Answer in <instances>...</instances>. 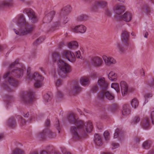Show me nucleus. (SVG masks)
<instances>
[{
  "instance_id": "4d7b16f0",
  "label": "nucleus",
  "mask_w": 154,
  "mask_h": 154,
  "mask_svg": "<svg viewBox=\"0 0 154 154\" xmlns=\"http://www.w3.org/2000/svg\"><path fill=\"white\" fill-rule=\"evenodd\" d=\"M75 55L77 58L79 59L82 58V57L81 55L80 52V51H78L76 52Z\"/></svg>"
},
{
  "instance_id": "a878e982",
  "label": "nucleus",
  "mask_w": 154,
  "mask_h": 154,
  "mask_svg": "<svg viewBox=\"0 0 154 154\" xmlns=\"http://www.w3.org/2000/svg\"><path fill=\"white\" fill-rule=\"evenodd\" d=\"M123 42H119L116 43V48L121 54H123L125 51V49L124 47V44Z\"/></svg>"
},
{
  "instance_id": "1a4fd4ad",
  "label": "nucleus",
  "mask_w": 154,
  "mask_h": 154,
  "mask_svg": "<svg viewBox=\"0 0 154 154\" xmlns=\"http://www.w3.org/2000/svg\"><path fill=\"white\" fill-rule=\"evenodd\" d=\"M62 55L63 57H65L69 61L72 63H74L75 61L76 58L74 54L70 51H64Z\"/></svg>"
},
{
  "instance_id": "e2e57ef3",
  "label": "nucleus",
  "mask_w": 154,
  "mask_h": 154,
  "mask_svg": "<svg viewBox=\"0 0 154 154\" xmlns=\"http://www.w3.org/2000/svg\"><path fill=\"white\" fill-rule=\"evenodd\" d=\"M106 14L109 17H110L111 16V13L108 10H107L106 11Z\"/></svg>"
},
{
  "instance_id": "774afa93",
  "label": "nucleus",
  "mask_w": 154,
  "mask_h": 154,
  "mask_svg": "<svg viewBox=\"0 0 154 154\" xmlns=\"http://www.w3.org/2000/svg\"><path fill=\"white\" fill-rule=\"evenodd\" d=\"M4 135L3 134H0V140L3 139L4 137Z\"/></svg>"
},
{
  "instance_id": "ea45409f",
  "label": "nucleus",
  "mask_w": 154,
  "mask_h": 154,
  "mask_svg": "<svg viewBox=\"0 0 154 154\" xmlns=\"http://www.w3.org/2000/svg\"><path fill=\"white\" fill-rule=\"evenodd\" d=\"M140 121V118L139 116H136L134 117L132 120L131 123L132 124H135Z\"/></svg>"
},
{
  "instance_id": "3c124183",
  "label": "nucleus",
  "mask_w": 154,
  "mask_h": 154,
  "mask_svg": "<svg viewBox=\"0 0 154 154\" xmlns=\"http://www.w3.org/2000/svg\"><path fill=\"white\" fill-rule=\"evenodd\" d=\"M120 130L119 128H117L115 130V133L114 134V138H117L119 135V134L120 133Z\"/></svg>"
},
{
  "instance_id": "f03ea898",
  "label": "nucleus",
  "mask_w": 154,
  "mask_h": 154,
  "mask_svg": "<svg viewBox=\"0 0 154 154\" xmlns=\"http://www.w3.org/2000/svg\"><path fill=\"white\" fill-rule=\"evenodd\" d=\"M15 67H17L16 69L13 70L11 72H8L4 76V82L2 84V86L6 90H10V85L14 87L18 86V81L13 78V76L19 78L23 75L25 66L19 63L18 60H16L9 66L10 68Z\"/></svg>"
},
{
  "instance_id": "bb28decb",
  "label": "nucleus",
  "mask_w": 154,
  "mask_h": 154,
  "mask_svg": "<svg viewBox=\"0 0 154 154\" xmlns=\"http://www.w3.org/2000/svg\"><path fill=\"white\" fill-rule=\"evenodd\" d=\"M12 5L13 0H4L3 2H0V8L11 6Z\"/></svg>"
},
{
  "instance_id": "393cba45",
  "label": "nucleus",
  "mask_w": 154,
  "mask_h": 154,
  "mask_svg": "<svg viewBox=\"0 0 154 154\" xmlns=\"http://www.w3.org/2000/svg\"><path fill=\"white\" fill-rule=\"evenodd\" d=\"M94 140L95 143L97 146H100L102 144L101 138L98 134H95Z\"/></svg>"
},
{
  "instance_id": "7ed1b4c3",
  "label": "nucleus",
  "mask_w": 154,
  "mask_h": 154,
  "mask_svg": "<svg viewBox=\"0 0 154 154\" xmlns=\"http://www.w3.org/2000/svg\"><path fill=\"white\" fill-rule=\"evenodd\" d=\"M17 23L19 26H21V27L18 30L14 29V30L16 34L20 36L31 33L35 28L34 25L30 24L26 22L25 18L23 14L20 15Z\"/></svg>"
},
{
  "instance_id": "338daca9",
  "label": "nucleus",
  "mask_w": 154,
  "mask_h": 154,
  "mask_svg": "<svg viewBox=\"0 0 154 154\" xmlns=\"http://www.w3.org/2000/svg\"><path fill=\"white\" fill-rule=\"evenodd\" d=\"M135 141L136 143H139L140 141V139L137 137L135 139Z\"/></svg>"
},
{
  "instance_id": "0e129e2a",
  "label": "nucleus",
  "mask_w": 154,
  "mask_h": 154,
  "mask_svg": "<svg viewBox=\"0 0 154 154\" xmlns=\"http://www.w3.org/2000/svg\"><path fill=\"white\" fill-rule=\"evenodd\" d=\"M65 18V19L63 20V23L64 24L66 23H67L68 21V18L66 16L65 17H64V18Z\"/></svg>"
},
{
  "instance_id": "a19ab883",
  "label": "nucleus",
  "mask_w": 154,
  "mask_h": 154,
  "mask_svg": "<svg viewBox=\"0 0 154 154\" xmlns=\"http://www.w3.org/2000/svg\"><path fill=\"white\" fill-rule=\"evenodd\" d=\"M111 87L112 88H113L117 92H119L120 91L119 86L118 83H112Z\"/></svg>"
},
{
  "instance_id": "680f3d73",
  "label": "nucleus",
  "mask_w": 154,
  "mask_h": 154,
  "mask_svg": "<svg viewBox=\"0 0 154 154\" xmlns=\"http://www.w3.org/2000/svg\"><path fill=\"white\" fill-rule=\"evenodd\" d=\"M60 26V23L59 22H55L53 25V27L56 28Z\"/></svg>"
},
{
  "instance_id": "4c0bfd02",
  "label": "nucleus",
  "mask_w": 154,
  "mask_h": 154,
  "mask_svg": "<svg viewBox=\"0 0 154 154\" xmlns=\"http://www.w3.org/2000/svg\"><path fill=\"white\" fill-rule=\"evenodd\" d=\"M14 97L12 96L6 95L4 97L5 100L7 101V103L12 101L14 100Z\"/></svg>"
},
{
  "instance_id": "4468645a",
  "label": "nucleus",
  "mask_w": 154,
  "mask_h": 154,
  "mask_svg": "<svg viewBox=\"0 0 154 154\" xmlns=\"http://www.w3.org/2000/svg\"><path fill=\"white\" fill-rule=\"evenodd\" d=\"M86 30V27L84 25L81 24L75 26L72 29V31L75 33H83Z\"/></svg>"
},
{
  "instance_id": "2f4dec72",
  "label": "nucleus",
  "mask_w": 154,
  "mask_h": 154,
  "mask_svg": "<svg viewBox=\"0 0 154 154\" xmlns=\"http://www.w3.org/2000/svg\"><path fill=\"white\" fill-rule=\"evenodd\" d=\"M106 90H102L99 92L97 94V97L100 100H103L105 97V92Z\"/></svg>"
},
{
  "instance_id": "13d9d810",
  "label": "nucleus",
  "mask_w": 154,
  "mask_h": 154,
  "mask_svg": "<svg viewBox=\"0 0 154 154\" xmlns=\"http://www.w3.org/2000/svg\"><path fill=\"white\" fill-rule=\"evenodd\" d=\"M50 121L49 119H47L45 122V126L46 127H48L50 126Z\"/></svg>"
},
{
  "instance_id": "cd10ccee",
  "label": "nucleus",
  "mask_w": 154,
  "mask_h": 154,
  "mask_svg": "<svg viewBox=\"0 0 154 154\" xmlns=\"http://www.w3.org/2000/svg\"><path fill=\"white\" fill-rule=\"evenodd\" d=\"M122 112V115L124 116L128 115L130 114V110L129 105L126 104L123 106Z\"/></svg>"
},
{
  "instance_id": "473e14b6",
  "label": "nucleus",
  "mask_w": 154,
  "mask_h": 154,
  "mask_svg": "<svg viewBox=\"0 0 154 154\" xmlns=\"http://www.w3.org/2000/svg\"><path fill=\"white\" fill-rule=\"evenodd\" d=\"M60 56L59 54L57 52H54L52 55V59L54 62H55L57 61V63L60 60Z\"/></svg>"
},
{
  "instance_id": "c756f323",
  "label": "nucleus",
  "mask_w": 154,
  "mask_h": 154,
  "mask_svg": "<svg viewBox=\"0 0 154 154\" xmlns=\"http://www.w3.org/2000/svg\"><path fill=\"white\" fill-rule=\"evenodd\" d=\"M108 77L109 79L112 81H115L117 79V74L113 71H111L109 72Z\"/></svg>"
},
{
  "instance_id": "aec40b11",
  "label": "nucleus",
  "mask_w": 154,
  "mask_h": 154,
  "mask_svg": "<svg viewBox=\"0 0 154 154\" xmlns=\"http://www.w3.org/2000/svg\"><path fill=\"white\" fill-rule=\"evenodd\" d=\"M7 125L12 129H14L17 126V124L16 120L14 118L9 119L7 122Z\"/></svg>"
},
{
  "instance_id": "79ce46f5",
  "label": "nucleus",
  "mask_w": 154,
  "mask_h": 154,
  "mask_svg": "<svg viewBox=\"0 0 154 154\" xmlns=\"http://www.w3.org/2000/svg\"><path fill=\"white\" fill-rule=\"evenodd\" d=\"M17 118L19 119V121L20 123V125L21 126L25 125L26 124L25 120L21 116H18L17 117Z\"/></svg>"
},
{
  "instance_id": "72a5a7b5",
  "label": "nucleus",
  "mask_w": 154,
  "mask_h": 154,
  "mask_svg": "<svg viewBox=\"0 0 154 154\" xmlns=\"http://www.w3.org/2000/svg\"><path fill=\"white\" fill-rule=\"evenodd\" d=\"M105 97L110 100H113L114 98V95L110 93L108 91H107L106 90L105 92Z\"/></svg>"
},
{
  "instance_id": "2eb2a0df",
  "label": "nucleus",
  "mask_w": 154,
  "mask_h": 154,
  "mask_svg": "<svg viewBox=\"0 0 154 154\" xmlns=\"http://www.w3.org/2000/svg\"><path fill=\"white\" fill-rule=\"evenodd\" d=\"M98 84L102 90H107L108 87V83L106 82L104 78H100L98 81Z\"/></svg>"
},
{
  "instance_id": "052dcab7",
  "label": "nucleus",
  "mask_w": 154,
  "mask_h": 154,
  "mask_svg": "<svg viewBox=\"0 0 154 154\" xmlns=\"http://www.w3.org/2000/svg\"><path fill=\"white\" fill-rule=\"evenodd\" d=\"M30 69L29 68L27 71V74L28 77L29 79H30V76H32V75L30 74Z\"/></svg>"
},
{
  "instance_id": "c9c22d12",
  "label": "nucleus",
  "mask_w": 154,
  "mask_h": 154,
  "mask_svg": "<svg viewBox=\"0 0 154 154\" xmlns=\"http://www.w3.org/2000/svg\"><path fill=\"white\" fill-rule=\"evenodd\" d=\"M88 19V17L85 14H81L78 17V20L79 21H85Z\"/></svg>"
},
{
  "instance_id": "a18cd8bd",
  "label": "nucleus",
  "mask_w": 154,
  "mask_h": 154,
  "mask_svg": "<svg viewBox=\"0 0 154 154\" xmlns=\"http://www.w3.org/2000/svg\"><path fill=\"white\" fill-rule=\"evenodd\" d=\"M152 94L150 93H147L145 94L144 95V97L145 99V103H146L148 102L146 100L149 98L152 97Z\"/></svg>"
},
{
  "instance_id": "bf43d9fd",
  "label": "nucleus",
  "mask_w": 154,
  "mask_h": 154,
  "mask_svg": "<svg viewBox=\"0 0 154 154\" xmlns=\"http://www.w3.org/2000/svg\"><path fill=\"white\" fill-rule=\"evenodd\" d=\"M62 82L61 80L60 79H58L57 82H55V84L56 86H58L60 85H61Z\"/></svg>"
},
{
  "instance_id": "de8ad7c7",
  "label": "nucleus",
  "mask_w": 154,
  "mask_h": 154,
  "mask_svg": "<svg viewBox=\"0 0 154 154\" xmlns=\"http://www.w3.org/2000/svg\"><path fill=\"white\" fill-rule=\"evenodd\" d=\"M99 90V87L97 85L93 86L91 88V90L93 93H96Z\"/></svg>"
},
{
  "instance_id": "49530a36",
  "label": "nucleus",
  "mask_w": 154,
  "mask_h": 154,
  "mask_svg": "<svg viewBox=\"0 0 154 154\" xmlns=\"http://www.w3.org/2000/svg\"><path fill=\"white\" fill-rule=\"evenodd\" d=\"M104 137L106 140H108L109 139V134L107 131H105L103 134Z\"/></svg>"
},
{
  "instance_id": "b1692460",
  "label": "nucleus",
  "mask_w": 154,
  "mask_h": 154,
  "mask_svg": "<svg viewBox=\"0 0 154 154\" xmlns=\"http://www.w3.org/2000/svg\"><path fill=\"white\" fill-rule=\"evenodd\" d=\"M151 8L146 3H144L141 6L142 12H144L147 14H150L151 12Z\"/></svg>"
},
{
  "instance_id": "9b49d317",
  "label": "nucleus",
  "mask_w": 154,
  "mask_h": 154,
  "mask_svg": "<svg viewBox=\"0 0 154 154\" xmlns=\"http://www.w3.org/2000/svg\"><path fill=\"white\" fill-rule=\"evenodd\" d=\"M91 63L94 66L99 67L102 65L103 61L101 58L97 56L93 57L91 59Z\"/></svg>"
},
{
  "instance_id": "c03bdc74",
  "label": "nucleus",
  "mask_w": 154,
  "mask_h": 154,
  "mask_svg": "<svg viewBox=\"0 0 154 154\" xmlns=\"http://www.w3.org/2000/svg\"><path fill=\"white\" fill-rule=\"evenodd\" d=\"M52 98V96L50 94H47L44 96V98L46 102H47L50 100Z\"/></svg>"
},
{
  "instance_id": "dca6fc26",
  "label": "nucleus",
  "mask_w": 154,
  "mask_h": 154,
  "mask_svg": "<svg viewBox=\"0 0 154 154\" xmlns=\"http://www.w3.org/2000/svg\"><path fill=\"white\" fill-rule=\"evenodd\" d=\"M107 5V2L105 1H97L94 3L93 9L95 11L98 8H106Z\"/></svg>"
},
{
  "instance_id": "f704fd0d",
  "label": "nucleus",
  "mask_w": 154,
  "mask_h": 154,
  "mask_svg": "<svg viewBox=\"0 0 154 154\" xmlns=\"http://www.w3.org/2000/svg\"><path fill=\"white\" fill-rule=\"evenodd\" d=\"M13 154H24L23 150L19 148H16L13 151Z\"/></svg>"
},
{
  "instance_id": "412c9836",
  "label": "nucleus",
  "mask_w": 154,
  "mask_h": 154,
  "mask_svg": "<svg viewBox=\"0 0 154 154\" xmlns=\"http://www.w3.org/2000/svg\"><path fill=\"white\" fill-rule=\"evenodd\" d=\"M72 8L69 5H67L64 7L61 10L60 13L61 16L67 15L69 14L71 11Z\"/></svg>"
},
{
  "instance_id": "423d86ee",
  "label": "nucleus",
  "mask_w": 154,
  "mask_h": 154,
  "mask_svg": "<svg viewBox=\"0 0 154 154\" xmlns=\"http://www.w3.org/2000/svg\"><path fill=\"white\" fill-rule=\"evenodd\" d=\"M56 136V134L49 128L43 130L38 135L39 137L42 139H45L47 137L50 138H54Z\"/></svg>"
},
{
  "instance_id": "9d476101",
  "label": "nucleus",
  "mask_w": 154,
  "mask_h": 154,
  "mask_svg": "<svg viewBox=\"0 0 154 154\" xmlns=\"http://www.w3.org/2000/svg\"><path fill=\"white\" fill-rule=\"evenodd\" d=\"M45 16L43 19L44 23H50L52 20L55 14V12L53 11L49 12L45 11Z\"/></svg>"
},
{
  "instance_id": "09e8293b",
  "label": "nucleus",
  "mask_w": 154,
  "mask_h": 154,
  "mask_svg": "<svg viewBox=\"0 0 154 154\" xmlns=\"http://www.w3.org/2000/svg\"><path fill=\"white\" fill-rule=\"evenodd\" d=\"M119 108L118 105L116 104H113L111 107V109L112 112L116 111Z\"/></svg>"
},
{
  "instance_id": "8fccbe9b",
  "label": "nucleus",
  "mask_w": 154,
  "mask_h": 154,
  "mask_svg": "<svg viewBox=\"0 0 154 154\" xmlns=\"http://www.w3.org/2000/svg\"><path fill=\"white\" fill-rule=\"evenodd\" d=\"M63 94L62 92L60 91H58L57 94V97L58 98H61L63 97Z\"/></svg>"
},
{
  "instance_id": "20e7f679",
  "label": "nucleus",
  "mask_w": 154,
  "mask_h": 154,
  "mask_svg": "<svg viewBox=\"0 0 154 154\" xmlns=\"http://www.w3.org/2000/svg\"><path fill=\"white\" fill-rule=\"evenodd\" d=\"M59 69L58 73L59 75L63 78H66L68 74L72 71L71 66L63 60H60L58 62Z\"/></svg>"
},
{
  "instance_id": "f3484780",
  "label": "nucleus",
  "mask_w": 154,
  "mask_h": 154,
  "mask_svg": "<svg viewBox=\"0 0 154 154\" xmlns=\"http://www.w3.org/2000/svg\"><path fill=\"white\" fill-rule=\"evenodd\" d=\"M121 91L122 95L125 96L126 95L128 92V86L127 83L124 81H122L120 83Z\"/></svg>"
},
{
  "instance_id": "ddd939ff",
  "label": "nucleus",
  "mask_w": 154,
  "mask_h": 154,
  "mask_svg": "<svg viewBox=\"0 0 154 154\" xmlns=\"http://www.w3.org/2000/svg\"><path fill=\"white\" fill-rule=\"evenodd\" d=\"M116 18L120 20H122L125 21L129 22L131 21V20L132 15L131 13L127 11L122 16H120L118 17H116Z\"/></svg>"
},
{
  "instance_id": "7c9ffc66",
  "label": "nucleus",
  "mask_w": 154,
  "mask_h": 154,
  "mask_svg": "<svg viewBox=\"0 0 154 154\" xmlns=\"http://www.w3.org/2000/svg\"><path fill=\"white\" fill-rule=\"evenodd\" d=\"M78 44L75 41H72L69 42L68 45V47L70 49H74L77 48Z\"/></svg>"
},
{
  "instance_id": "4be33fe9",
  "label": "nucleus",
  "mask_w": 154,
  "mask_h": 154,
  "mask_svg": "<svg viewBox=\"0 0 154 154\" xmlns=\"http://www.w3.org/2000/svg\"><path fill=\"white\" fill-rule=\"evenodd\" d=\"M125 10V7L122 5H117L114 10L115 14L118 15H120L123 13Z\"/></svg>"
},
{
  "instance_id": "0eeeda50",
  "label": "nucleus",
  "mask_w": 154,
  "mask_h": 154,
  "mask_svg": "<svg viewBox=\"0 0 154 154\" xmlns=\"http://www.w3.org/2000/svg\"><path fill=\"white\" fill-rule=\"evenodd\" d=\"M23 13L27 14L29 18V19L32 23H35L38 21L37 18L34 11L30 8H25Z\"/></svg>"
},
{
  "instance_id": "603ef678",
  "label": "nucleus",
  "mask_w": 154,
  "mask_h": 154,
  "mask_svg": "<svg viewBox=\"0 0 154 154\" xmlns=\"http://www.w3.org/2000/svg\"><path fill=\"white\" fill-rule=\"evenodd\" d=\"M147 84L150 87H152L154 85V80L153 79L148 81Z\"/></svg>"
},
{
  "instance_id": "5fc2aeb1",
  "label": "nucleus",
  "mask_w": 154,
  "mask_h": 154,
  "mask_svg": "<svg viewBox=\"0 0 154 154\" xmlns=\"http://www.w3.org/2000/svg\"><path fill=\"white\" fill-rule=\"evenodd\" d=\"M112 149H114L118 147L119 146V144L117 143H112Z\"/></svg>"
},
{
  "instance_id": "a211bd4d",
  "label": "nucleus",
  "mask_w": 154,
  "mask_h": 154,
  "mask_svg": "<svg viewBox=\"0 0 154 154\" xmlns=\"http://www.w3.org/2000/svg\"><path fill=\"white\" fill-rule=\"evenodd\" d=\"M81 90L78 82H76L70 91V93L74 95L79 93Z\"/></svg>"
},
{
  "instance_id": "5701e85b",
  "label": "nucleus",
  "mask_w": 154,
  "mask_h": 154,
  "mask_svg": "<svg viewBox=\"0 0 154 154\" xmlns=\"http://www.w3.org/2000/svg\"><path fill=\"white\" fill-rule=\"evenodd\" d=\"M150 120L149 118L146 117L141 122L142 127L144 129H148L149 127Z\"/></svg>"
},
{
  "instance_id": "39448f33",
  "label": "nucleus",
  "mask_w": 154,
  "mask_h": 154,
  "mask_svg": "<svg viewBox=\"0 0 154 154\" xmlns=\"http://www.w3.org/2000/svg\"><path fill=\"white\" fill-rule=\"evenodd\" d=\"M34 93L32 90L23 93L21 96V100L26 104H30L34 100Z\"/></svg>"
},
{
  "instance_id": "58836bf2",
  "label": "nucleus",
  "mask_w": 154,
  "mask_h": 154,
  "mask_svg": "<svg viewBox=\"0 0 154 154\" xmlns=\"http://www.w3.org/2000/svg\"><path fill=\"white\" fill-rule=\"evenodd\" d=\"M45 39L44 37H40L38 38L37 39L36 41L33 43V45L35 46H36L40 44L43 42Z\"/></svg>"
},
{
  "instance_id": "69168bd1",
  "label": "nucleus",
  "mask_w": 154,
  "mask_h": 154,
  "mask_svg": "<svg viewBox=\"0 0 154 154\" xmlns=\"http://www.w3.org/2000/svg\"><path fill=\"white\" fill-rule=\"evenodd\" d=\"M29 112H27L26 114L24 113L23 116L24 117L27 118L29 116Z\"/></svg>"
},
{
  "instance_id": "864d4df0",
  "label": "nucleus",
  "mask_w": 154,
  "mask_h": 154,
  "mask_svg": "<svg viewBox=\"0 0 154 154\" xmlns=\"http://www.w3.org/2000/svg\"><path fill=\"white\" fill-rule=\"evenodd\" d=\"M150 117L152 123L154 125V111L151 112L150 113Z\"/></svg>"
},
{
  "instance_id": "6e6552de",
  "label": "nucleus",
  "mask_w": 154,
  "mask_h": 154,
  "mask_svg": "<svg viewBox=\"0 0 154 154\" xmlns=\"http://www.w3.org/2000/svg\"><path fill=\"white\" fill-rule=\"evenodd\" d=\"M30 79H34L35 81L34 86L35 88H39L42 86V82L44 78L37 72H35L30 76Z\"/></svg>"
},
{
  "instance_id": "f257e3e1",
  "label": "nucleus",
  "mask_w": 154,
  "mask_h": 154,
  "mask_svg": "<svg viewBox=\"0 0 154 154\" xmlns=\"http://www.w3.org/2000/svg\"><path fill=\"white\" fill-rule=\"evenodd\" d=\"M67 119L70 124L76 125V126H71L70 129L73 137L75 139L79 140L85 137L86 132L90 133L93 129V125L91 122L89 121L85 125L74 113H70Z\"/></svg>"
},
{
  "instance_id": "6e6d98bb",
  "label": "nucleus",
  "mask_w": 154,
  "mask_h": 154,
  "mask_svg": "<svg viewBox=\"0 0 154 154\" xmlns=\"http://www.w3.org/2000/svg\"><path fill=\"white\" fill-rule=\"evenodd\" d=\"M55 128L58 130V132H60V123L59 120H58L57 122L55 125Z\"/></svg>"
},
{
  "instance_id": "c85d7f7f",
  "label": "nucleus",
  "mask_w": 154,
  "mask_h": 154,
  "mask_svg": "<svg viewBox=\"0 0 154 154\" xmlns=\"http://www.w3.org/2000/svg\"><path fill=\"white\" fill-rule=\"evenodd\" d=\"M80 82L82 85L84 86H85L89 85L90 81L88 78L86 77H82L80 80Z\"/></svg>"
},
{
  "instance_id": "f8f14e48",
  "label": "nucleus",
  "mask_w": 154,
  "mask_h": 154,
  "mask_svg": "<svg viewBox=\"0 0 154 154\" xmlns=\"http://www.w3.org/2000/svg\"><path fill=\"white\" fill-rule=\"evenodd\" d=\"M129 32L128 31L125 30L122 31L121 34V39L125 45L129 44Z\"/></svg>"
},
{
  "instance_id": "e433bc0d",
  "label": "nucleus",
  "mask_w": 154,
  "mask_h": 154,
  "mask_svg": "<svg viewBox=\"0 0 154 154\" xmlns=\"http://www.w3.org/2000/svg\"><path fill=\"white\" fill-rule=\"evenodd\" d=\"M131 104L133 107L136 108L138 106L139 103L137 99L135 98L132 100Z\"/></svg>"
},
{
  "instance_id": "6ab92c4d",
  "label": "nucleus",
  "mask_w": 154,
  "mask_h": 154,
  "mask_svg": "<svg viewBox=\"0 0 154 154\" xmlns=\"http://www.w3.org/2000/svg\"><path fill=\"white\" fill-rule=\"evenodd\" d=\"M103 58L106 66H109L112 64L115 63L116 62V60L112 57H108L105 55H103Z\"/></svg>"
},
{
  "instance_id": "37998d69",
  "label": "nucleus",
  "mask_w": 154,
  "mask_h": 154,
  "mask_svg": "<svg viewBox=\"0 0 154 154\" xmlns=\"http://www.w3.org/2000/svg\"><path fill=\"white\" fill-rule=\"evenodd\" d=\"M143 147L145 149H149L150 146V143L147 141H145L143 144Z\"/></svg>"
}]
</instances>
